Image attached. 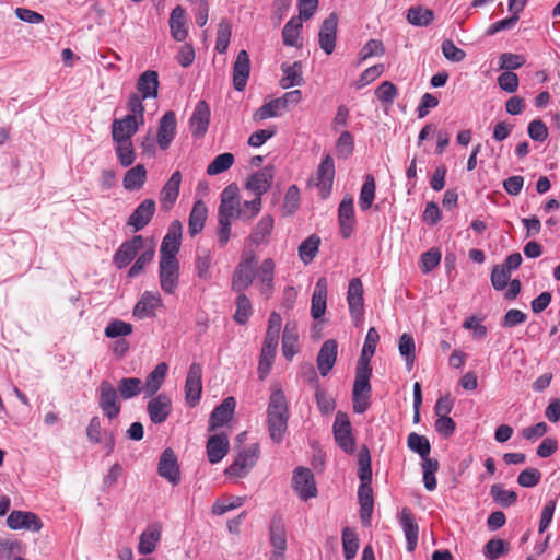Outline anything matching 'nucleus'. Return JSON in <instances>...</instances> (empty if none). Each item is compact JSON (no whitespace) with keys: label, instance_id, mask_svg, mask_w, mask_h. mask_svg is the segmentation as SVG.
I'll use <instances>...</instances> for the list:
<instances>
[{"label":"nucleus","instance_id":"f257e3e1","mask_svg":"<svg viewBox=\"0 0 560 560\" xmlns=\"http://www.w3.org/2000/svg\"><path fill=\"white\" fill-rule=\"evenodd\" d=\"M358 466V477L361 481V485L358 489V497L361 506L360 517L362 523H369L373 512V491L371 488V455L366 445H362L359 450Z\"/></svg>","mask_w":560,"mask_h":560},{"label":"nucleus","instance_id":"f03ea898","mask_svg":"<svg viewBox=\"0 0 560 560\" xmlns=\"http://www.w3.org/2000/svg\"><path fill=\"white\" fill-rule=\"evenodd\" d=\"M289 407L282 389H275L269 398L267 423L270 439L280 443L288 429Z\"/></svg>","mask_w":560,"mask_h":560},{"label":"nucleus","instance_id":"7ed1b4c3","mask_svg":"<svg viewBox=\"0 0 560 560\" xmlns=\"http://www.w3.org/2000/svg\"><path fill=\"white\" fill-rule=\"evenodd\" d=\"M372 375V369L370 365L357 364L355 368V380L352 390V404L353 410L357 413H363L370 407V394L371 384L370 377Z\"/></svg>","mask_w":560,"mask_h":560},{"label":"nucleus","instance_id":"20e7f679","mask_svg":"<svg viewBox=\"0 0 560 560\" xmlns=\"http://www.w3.org/2000/svg\"><path fill=\"white\" fill-rule=\"evenodd\" d=\"M256 256L250 254L244 257L236 266L232 278V290L241 293L250 287L255 279Z\"/></svg>","mask_w":560,"mask_h":560},{"label":"nucleus","instance_id":"39448f33","mask_svg":"<svg viewBox=\"0 0 560 560\" xmlns=\"http://www.w3.org/2000/svg\"><path fill=\"white\" fill-rule=\"evenodd\" d=\"M259 445L252 444L248 448L238 453L235 460L225 469V475L232 477H245L258 459Z\"/></svg>","mask_w":560,"mask_h":560},{"label":"nucleus","instance_id":"423d86ee","mask_svg":"<svg viewBox=\"0 0 560 560\" xmlns=\"http://www.w3.org/2000/svg\"><path fill=\"white\" fill-rule=\"evenodd\" d=\"M98 406L109 419L116 418L120 412V401L116 388L108 382L102 381L98 386Z\"/></svg>","mask_w":560,"mask_h":560},{"label":"nucleus","instance_id":"0eeeda50","mask_svg":"<svg viewBox=\"0 0 560 560\" xmlns=\"http://www.w3.org/2000/svg\"><path fill=\"white\" fill-rule=\"evenodd\" d=\"M336 443L346 453L354 452V439L351 433V423L347 413L338 411L332 425Z\"/></svg>","mask_w":560,"mask_h":560},{"label":"nucleus","instance_id":"6e6552de","mask_svg":"<svg viewBox=\"0 0 560 560\" xmlns=\"http://www.w3.org/2000/svg\"><path fill=\"white\" fill-rule=\"evenodd\" d=\"M334 177V160L330 154H327L317 168L316 177L311 179L310 183H313L319 189L322 198H326L331 191Z\"/></svg>","mask_w":560,"mask_h":560},{"label":"nucleus","instance_id":"1a4fd4ad","mask_svg":"<svg viewBox=\"0 0 560 560\" xmlns=\"http://www.w3.org/2000/svg\"><path fill=\"white\" fill-rule=\"evenodd\" d=\"M292 487L299 497L303 500L314 498L317 494L314 476L310 468H295L292 478Z\"/></svg>","mask_w":560,"mask_h":560},{"label":"nucleus","instance_id":"9d476101","mask_svg":"<svg viewBox=\"0 0 560 560\" xmlns=\"http://www.w3.org/2000/svg\"><path fill=\"white\" fill-rule=\"evenodd\" d=\"M159 282L165 294H174L179 284V261H159Z\"/></svg>","mask_w":560,"mask_h":560},{"label":"nucleus","instance_id":"9b49d317","mask_svg":"<svg viewBox=\"0 0 560 560\" xmlns=\"http://www.w3.org/2000/svg\"><path fill=\"white\" fill-rule=\"evenodd\" d=\"M143 247L144 240L141 235H135L124 242L114 255L115 266L119 269L127 267Z\"/></svg>","mask_w":560,"mask_h":560},{"label":"nucleus","instance_id":"f8f14e48","mask_svg":"<svg viewBox=\"0 0 560 560\" xmlns=\"http://www.w3.org/2000/svg\"><path fill=\"white\" fill-rule=\"evenodd\" d=\"M142 124L138 121L135 115H126L120 119H114L112 122V139L114 142L131 141Z\"/></svg>","mask_w":560,"mask_h":560},{"label":"nucleus","instance_id":"ddd939ff","mask_svg":"<svg viewBox=\"0 0 560 560\" xmlns=\"http://www.w3.org/2000/svg\"><path fill=\"white\" fill-rule=\"evenodd\" d=\"M201 374V364L197 362L191 363L185 383L186 401L190 407H194L199 402L202 389Z\"/></svg>","mask_w":560,"mask_h":560},{"label":"nucleus","instance_id":"4468645a","mask_svg":"<svg viewBox=\"0 0 560 560\" xmlns=\"http://www.w3.org/2000/svg\"><path fill=\"white\" fill-rule=\"evenodd\" d=\"M347 301L351 317L354 324L359 325L363 318V285L359 278L350 280Z\"/></svg>","mask_w":560,"mask_h":560},{"label":"nucleus","instance_id":"2eb2a0df","mask_svg":"<svg viewBox=\"0 0 560 560\" xmlns=\"http://www.w3.org/2000/svg\"><path fill=\"white\" fill-rule=\"evenodd\" d=\"M338 15L332 12L326 18L320 26L318 43L320 48L331 55L336 47Z\"/></svg>","mask_w":560,"mask_h":560},{"label":"nucleus","instance_id":"dca6fc26","mask_svg":"<svg viewBox=\"0 0 560 560\" xmlns=\"http://www.w3.org/2000/svg\"><path fill=\"white\" fill-rule=\"evenodd\" d=\"M158 472L162 478L168 480L172 485H178L180 481L179 466L177 457L172 448H166L161 454L158 464Z\"/></svg>","mask_w":560,"mask_h":560},{"label":"nucleus","instance_id":"f3484780","mask_svg":"<svg viewBox=\"0 0 560 560\" xmlns=\"http://www.w3.org/2000/svg\"><path fill=\"white\" fill-rule=\"evenodd\" d=\"M155 209L153 199H144L129 215L127 225L131 226L135 232L142 230L152 220Z\"/></svg>","mask_w":560,"mask_h":560},{"label":"nucleus","instance_id":"a211bd4d","mask_svg":"<svg viewBox=\"0 0 560 560\" xmlns=\"http://www.w3.org/2000/svg\"><path fill=\"white\" fill-rule=\"evenodd\" d=\"M210 107L203 100L199 101L194 109L189 120V127L192 136L203 137L210 124Z\"/></svg>","mask_w":560,"mask_h":560},{"label":"nucleus","instance_id":"6ab92c4d","mask_svg":"<svg viewBox=\"0 0 560 560\" xmlns=\"http://www.w3.org/2000/svg\"><path fill=\"white\" fill-rule=\"evenodd\" d=\"M163 306L159 292L145 291L133 307V316L143 319L155 316V311Z\"/></svg>","mask_w":560,"mask_h":560},{"label":"nucleus","instance_id":"aec40b11","mask_svg":"<svg viewBox=\"0 0 560 560\" xmlns=\"http://www.w3.org/2000/svg\"><path fill=\"white\" fill-rule=\"evenodd\" d=\"M176 115L174 112H166L159 121L158 144L160 149L166 150L176 135Z\"/></svg>","mask_w":560,"mask_h":560},{"label":"nucleus","instance_id":"412c9836","mask_svg":"<svg viewBox=\"0 0 560 560\" xmlns=\"http://www.w3.org/2000/svg\"><path fill=\"white\" fill-rule=\"evenodd\" d=\"M250 73V60L246 50H240L233 65V88L241 92L246 88Z\"/></svg>","mask_w":560,"mask_h":560},{"label":"nucleus","instance_id":"4be33fe9","mask_svg":"<svg viewBox=\"0 0 560 560\" xmlns=\"http://www.w3.org/2000/svg\"><path fill=\"white\" fill-rule=\"evenodd\" d=\"M338 221L340 224L341 234L345 238L350 237L353 232L355 223L353 198L345 196L338 208Z\"/></svg>","mask_w":560,"mask_h":560},{"label":"nucleus","instance_id":"5701e85b","mask_svg":"<svg viewBox=\"0 0 560 560\" xmlns=\"http://www.w3.org/2000/svg\"><path fill=\"white\" fill-rule=\"evenodd\" d=\"M147 409L153 423H163L171 413L172 402L166 394H160L148 402Z\"/></svg>","mask_w":560,"mask_h":560},{"label":"nucleus","instance_id":"b1692460","mask_svg":"<svg viewBox=\"0 0 560 560\" xmlns=\"http://www.w3.org/2000/svg\"><path fill=\"white\" fill-rule=\"evenodd\" d=\"M273 179V167L266 166L249 176L246 182V189L253 191L255 196H262L270 188Z\"/></svg>","mask_w":560,"mask_h":560},{"label":"nucleus","instance_id":"393cba45","mask_svg":"<svg viewBox=\"0 0 560 560\" xmlns=\"http://www.w3.org/2000/svg\"><path fill=\"white\" fill-rule=\"evenodd\" d=\"M337 353L338 345L336 340L328 339L322 345L316 362L318 371L323 376H326L334 368Z\"/></svg>","mask_w":560,"mask_h":560},{"label":"nucleus","instance_id":"a878e982","mask_svg":"<svg viewBox=\"0 0 560 560\" xmlns=\"http://www.w3.org/2000/svg\"><path fill=\"white\" fill-rule=\"evenodd\" d=\"M236 407L234 397H226L218 407L214 408L209 420V430L213 431L218 427L226 424L233 417Z\"/></svg>","mask_w":560,"mask_h":560},{"label":"nucleus","instance_id":"bb28decb","mask_svg":"<svg viewBox=\"0 0 560 560\" xmlns=\"http://www.w3.org/2000/svg\"><path fill=\"white\" fill-rule=\"evenodd\" d=\"M182 183V174L179 171H175L170 179L163 186L160 194L161 207L168 211L174 206L178 195Z\"/></svg>","mask_w":560,"mask_h":560},{"label":"nucleus","instance_id":"cd10ccee","mask_svg":"<svg viewBox=\"0 0 560 560\" xmlns=\"http://www.w3.org/2000/svg\"><path fill=\"white\" fill-rule=\"evenodd\" d=\"M229 439L225 434L211 435L207 442V455L211 464L223 459L229 452Z\"/></svg>","mask_w":560,"mask_h":560},{"label":"nucleus","instance_id":"c85d7f7f","mask_svg":"<svg viewBox=\"0 0 560 560\" xmlns=\"http://www.w3.org/2000/svg\"><path fill=\"white\" fill-rule=\"evenodd\" d=\"M159 74L154 70H147L137 81V90L142 98H155L159 93Z\"/></svg>","mask_w":560,"mask_h":560},{"label":"nucleus","instance_id":"c756f323","mask_svg":"<svg viewBox=\"0 0 560 560\" xmlns=\"http://www.w3.org/2000/svg\"><path fill=\"white\" fill-rule=\"evenodd\" d=\"M273 276H275V261L271 258L262 260L257 270H255V277H257L261 284L260 292L267 298L273 291Z\"/></svg>","mask_w":560,"mask_h":560},{"label":"nucleus","instance_id":"7c9ffc66","mask_svg":"<svg viewBox=\"0 0 560 560\" xmlns=\"http://www.w3.org/2000/svg\"><path fill=\"white\" fill-rule=\"evenodd\" d=\"M327 299V281L325 278H319L315 284L312 295L311 314L314 319L320 318L326 311Z\"/></svg>","mask_w":560,"mask_h":560},{"label":"nucleus","instance_id":"2f4dec72","mask_svg":"<svg viewBox=\"0 0 560 560\" xmlns=\"http://www.w3.org/2000/svg\"><path fill=\"white\" fill-rule=\"evenodd\" d=\"M207 213L208 210L206 203L202 200H197L192 206L188 220V232L190 236H196L202 231Z\"/></svg>","mask_w":560,"mask_h":560},{"label":"nucleus","instance_id":"473e14b6","mask_svg":"<svg viewBox=\"0 0 560 560\" xmlns=\"http://www.w3.org/2000/svg\"><path fill=\"white\" fill-rule=\"evenodd\" d=\"M167 364L159 363L152 372L149 373L145 384L142 387L145 396L152 397L161 388L167 372Z\"/></svg>","mask_w":560,"mask_h":560},{"label":"nucleus","instance_id":"72a5a7b5","mask_svg":"<svg viewBox=\"0 0 560 560\" xmlns=\"http://www.w3.org/2000/svg\"><path fill=\"white\" fill-rule=\"evenodd\" d=\"M147 180V170L143 164H137L129 168L124 178L122 186L126 190L135 191L142 188Z\"/></svg>","mask_w":560,"mask_h":560},{"label":"nucleus","instance_id":"f704fd0d","mask_svg":"<svg viewBox=\"0 0 560 560\" xmlns=\"http://www.w3.org/2000/svg\"><path fill=\"white\" fill-rule=\"evenodd\" d=\"M298 331L294 323H287L282 335V354L287 360H292L298 352Z\"/></svg>","mask_w":560,"mask_h":560},{"label":"nucleus","instance_id":"c9c22d12","mask_svg":"<svg viewBox=\"0 0 560 560\" xmlns=\"http://www.w3.org/2000/svg\"><path fill=\"white\" fill-rule=\"evenodd\" d=\"M281 69L283 71V77L280 80V86L282 89H289L302 84L303 77L301 62L295 61L292 65L283 63Z\"/></svg>","mask_w":560,"mask_h":560},{"label":"nucleus","instance_id":"e433bc0d","mask_svg":"<svg viewBox=\"0 0 560 560\" xmlns=\"http://www.w3.org/2000/svg\"><path fill=\"white\" fill-rule=\"evenodd\" d=\"M170 28L173 38L177 42H183L187 37V30L185 26V10L177 5L173 9L170 16Z\"/></svg>","mask_w":560,"mask_h":560},{"label":"nucleus","instance_id":"4c0bfd02","mask_svg":"<svg viewBox=\"0 0 560 560\" xmlns=\"http://www.w3.org/2000/svg\"><path fill=\"white\" fill-rule=\"evenodd\" d=\"M320 237L316 234L310 235L300 244L298 248L299 257L304 265H310L314 260L318 253Z\"/></svg>","mask_w":560,"mask_h":560},{"label":"nucleus","instance_id":"58836bf2","mask_svg":"<svg viewBox=\"0 0 560 560\" xmlns=\"http://www.w3.org/2000/svg\"><path fill=\"white\" fill-rule=\"evenodd\" d=\"M161 539V532L159 527H148L142 532L139 538L138 551L141 555L152 553L159 540Z\"/></svg>","mask_w":560,"mask_h":560},{"label":"nucleus","instance_id":"ea45409f","mask_svg":"<svg viewBox=\"0 0 560 560\" xmlns=\"http://www.w3.org/2000/svg\"><path fill=\"white\" fill-rule=\"evenodd\" d=\"M406 19L411 25L423 27L433 22L434 13L422 5H415L408 9Z\"/></svg>","mask_w":560,"mask_h":560},{"label":"nucleus","instance_id":"a19ab883","mask_svg":"<svg viewBox=\"0 0 560 560\" xmlns=\"http://www.w3.org/2000/svg\"><path fill=\"white\" fill-rule=\"evenodd\" d=\"M380 336L374 327L368 330L361 355L357 362L360 365H370L371 358L374 355Z\"/></svg>","mask_w":560,"mask_h":560},{"label":"nucleus","instance_id":"79ce46f5","mask_svg":"<svg viewBox=\"0 0 560 560\" xmlns=\"http://www.w3.org/2000/svg\"><path fill=\"white\" fill-rule=\"evenodd\" d=\"M529 538H535L533 552L542 555L548 547L550 534L547 533V527H537L536 529H528L522 539L526 541Z\"/></svg>","mask_w":560,"mask_h":560},{"label":"nucleus","instance_id":"37998d69","mask_svg":"<svg viewBox=\"0 0 560 560\" xmlns=\"http://www.w3.org/2000/svg\"><path fill=\"white\" fill-rule=\"evenodd\" d=\"M272 230H273L272 217H270V215L262 217L258 221L255 230L253 231V233L250 235L252 242L257 245L267 243Z\"/></svg>","mask_w":560,"mask_h":560},{"label":"nucleus","instance_id":"c03bdc74","mask_svg":"<svg viewBox=\"0 0 560 560\" xmlns=\"http://www.w3.org/2000/svg\"><path fill=\"white\" fill-rule=\"evenodd\" d=\"M342 549L347 560H351L357 556L359 549V537L353 527H343L342 532Z\"/></svg>","mask_w":560,"mask_h":560},{"label":"nucleus","instance_id":"a18cd8bd","mask_svg":"<svg viewBox=\"0 0 560 560\" xmlns=\"http://www.w3.org/2000/svg\"><path fill=\"white\" fill-rule=\"evenodd\" d=\"M270 542L275 548L270 560H283V552L287 547V534L284 527H271Z\"/></svg>","mask_w":560,"mask_h":560},{"label":"nucleus","instance_id":"49530a36","mask_svg":"<svg viewBox=\"0 0 560 560\" xmlns=\"http://www.w3.org/2000/svg\"><path fill=\"white\" fill-rule=\"evenodd\" d=\"M398 349H399L400 355L405 358L407 369L410 371L413 368V363H415V359H416V355H415L416 345H415L413 337L407 332L402 334L399 337Z\"/></svg>","mask_w":560,"mask_h":560},{"label":"nucleus","instance_id":"de8ad7c7","mask_svg":"<svg viewBox=\"0 0 560 560\" xmlns=\"http://www.w3.org/2000/svg\"><path fill=\"white\" fill-rule=\"evenodd\" d=\"M142 381L138 377H125L118 383V390L122 399H130L139 395L142 390Z\"/></svg>","mask_w":560,"mask_h":560},{"label":"nucleus","instance_id":"09e8293b","mask_svg":"<svg viewBox=\"0 0 560 560\" xmlns=\"http://www.w3.org/2000/svg\"><path fill=\"white\" fill-rule=\"evenodd\" d=\"M375 198V179L369 174L365 177V182L361 188L359 196V207L362 211L369 210Z\"/></svg>","mask_w":560,"mask_h":560},{"label":"nucleus","instance_id":"8fccbe9b","mask_svg":"<svg viewBox=\"0 0 560 560\" xmlns=\"http://www.w3.org/2000/svg\"><path fill=\"white\" fill-rule=\"evenodd\" d=\"M510 550V544L502 539H490L482 549L487 560H498L505 556Z\"/></svg>","mask_w":560,"mask_h":560},{"label":"nucleus","instance_id":"3c124183","mask_svg":"<svg viewBox=\"0 0 560 560\" xmlns=\"http://www.w3.org/2000/svg\"><path fill=\"white\" fill-rule=\"evenodd\" d=\"M302 20L299 16L292 18L282 30L283 44L285 46H299V36L302 28Z\"/></svg>","mask_w":560,"mask_h":560},{"label":"nucleus","instance_id":"603ef678","mask_svg":"<svg viewBox=\"0 0 560 560\" xmlns=\"http://www.w3.org/2000/svg\"><path fill=\"white\" fill-rule=\"evenodd\" d=\"M492 499L503 508L513 505L517 500V493L512 490H506L500 483H495L490 488Z\"/></svg>","mask_w":560,"mask_h":560},{"label":"nucleus","instance_id":"864d4df0","mask_svg":"<svg viewBox=\"0 0 560 560\" xmlns=\"http://www.w3.org/2000/svg\"><path fill=\"white\" fill-rule=\"evenodd\" d=\"M407 445L413 452L417 453L422 459L430 455L431 445L429 440L416 432H412L407 438Z\"/></svg>","mask_w":560,"mask_h":560},{"label":"nucleus","instance_id":"5fc2aeb1","mask_svg":"<svg viewBox=\"0 0 560 560\" xmlns=\"http://www.w3.org/2000/svg\"><path fill=\"white\" fill-rule=\"evenodd\" d=\"M276 351V346L264 343L258 364V375L260 380H264L269 374Z\"/></svg>","mask_w":560,"mask_h":560},{"label":"nucleus","instance_id":"6e6d98bb","mask_svg":"<svg viewBox=\"0 0 560 560\" xmlns=\"http://www.w3.org/2000/svg\"><path fill=\"white\" fill-rule=\"evenodd\" d=\"M115 152L122 167H129L136 160V152L132 141L114 142Z\"/></svg>","mask_w":560,"mask_h":560},{"label":"nucleus","instance_id":"4d7b16f0","mask_svg":"<svg viewBox=\"0 0 560 560\" xmlns=\"http://www.w3.org/2000/svg\"><path fill=\"white\" fill-rule=\"evenodd\" d=\"M236 312L234 320L240 325H245L253 313V307L249 299L243 293H238L236 301Z\"/></svg>","mask_w":560,"mask_h":560},{"label":"nucleus","instance_id":"13d9d810","mask_svg":"<svg viewBox=\"0 0 560 560\" xmlns=\"http://www.w3.org/2000/svg\"><path fill=\"white\" fill-rule=\"evenodd\" d=\"M285 110L280 100L275 98L262 106H260L254 114V119L257 121L265 120L271 117H277Z\"/></svg>","mask_w":560,"mask_h":560},{"label":"nucleus","instance_id":"bf43d9fd","mask_svg":"<svg viewBox=\"0 0 560 560\" xmlns=\"http://www.w3.org/2000/svg\"><path fill=\"white\" fill-rule=\"evenodd\" d=\"M234 163V155L225 152L214 158V160L208 165L207 174L210 176L221 174L228 171Z\"/></svg>","mask_w":560,"mask_h":560},{"label":"nucleus","instance_id":"052dcab7","mask_svg":"<svg viewBox=\"0 0 560 560\" xmlns=\"http://www.w3.org/2000/svg\"><path fill=\"white\" fill-rule=\"evenodd\" d=\"M7 525H43V523L33 512L13 511L7 518Z\"/></svg>","mask_w":560,"mask_h":560},{"label":"nucleus","instance_id":"680f3d73","mask_svg":"<svg viewBox=\"0 0 560 560\" xmlns=\"http://www.w3.org/2000/svg\"><path fill=\"white\" fill-rule=\"evenodd\" d=\"M154 255V246L150 245L149 247H147L129 269L128 277L133 278L139 276L144 270V268L153 260Z\"/></svg>","mask_w":560,"mask_h":560},{"label":"nucleus","instance_id":"e2e57ef3","mask_svg":"<svg viewBox=\"0 0 560 560\" xmlns=\"http://www.w3.org/2000/svg\"><path fill=\"white\" fill-rule=\"evenodd\" d=\"M232 34L231 24L222 20L218 25L215 49L219 54H224L228 50L230 38Z\"/></svg>","mask_w":560,"mask_h":560},{"label":"nucleus","instance_id":"0e129e2a","mask_svg":"<svg viewBox=\"0 0 560 560\" xmlns=\"http://www.w3.org/2000/svg\"><path fill=\"white\" fill-rule=\"evenodd\" d=\"M211 261H212L211 254L208 249H201L198 253L197 258H196L197 276L205 281H208L211 278V272H210Z\"/></svg>","mask_w":560,"mask_h":560},{"label":"nucleus","instance_id":"69168bd1","mask_svg":"<svg viewBox=\"0 0 560 560\" xmlns=\"http://www.w3.org/2000/svg\"><path fill=\"white\" fill-rule=\"evenodd\" d=\"M180 248V242L163 237L160 247V261H178L177 254Z\"/></svg>","mask_w":560,"mask_h":560},{"label":"nucleus","instance_id":"338daca9","mask_svg":"<svg viewBox=\"0 0 560 560\" xmlns=\"http://www.w3.org/2000/svg\"><path fill=\"white\" fill-rule=\"evenodd\" d=\"M511 281V271L502 265H495L491 271V284L497 291L505 289Z\"/></svg>","mask_w":560,"mask_h":560},{"label":"nucleus","instance_id":"774afa93","mask_svg":"<svg viewBox=\"0 0 560 560\" xmlns=\"http://www.w3.org/2000/svg\"><path fill=\"white\" fill-rule=\"evenodd\" d=\"M242 210L240 208V200H221L218 211V218L224 220H232L240 218Z\"/></svg>","mask_w":560,"mask_h":560}]
</instances>
